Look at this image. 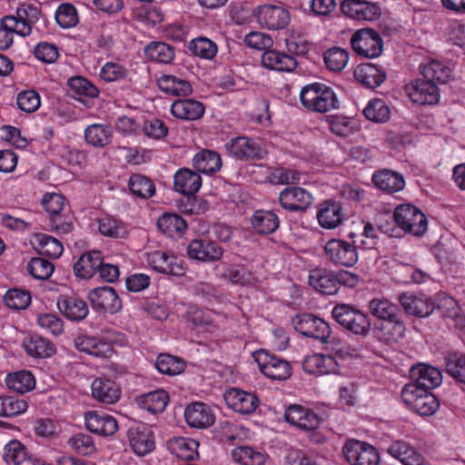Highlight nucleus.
I'll return each mask as SVG.
<instances>
[{"label": "nucleus", "instance_id": "f257e3e1", "mask_svg": "<svg viewBox=\"0 0 465 465\" xmlns=\"http://www.w3.org/2000/svg\"><path fill=\"white\" fill-rule=\"evenodd\" d=\"M40 17L39 9L31 4H21L15 15H6L1 19L0 25V49H8L14 42V35L28 36L32 33V26Z\"/></svg>", "mask_w": 465, "mask_h": 465}, {"label": "nucleus", "instance_id": "f03ea898", "mask_svg": "<svg viewBox=\"0 0 465 465\" xmlns=\"http://www.w3.org/2000/svg\"><path fill=\"white\" fill-rule=\"evenodd\" d=\"M300 100L306 109L318 113H327L339 106L332 88L321 83H313L302 87L300 92Z\"/></svg>", "mask_w": 465, "mask_h": 465}, {"label": "nucleus", "instance_id": "7ed1b4c3", "mask_svg": "<svg viewBox=\"0 0 465 465\" xmlns=\"http://www.w3.org/2000/svg\"><path fill=\"white\" fill-rule=\"evenodd\" d=\"M292 323L294 329L303 336L320 340L322 343L339 342L338 339L331 337L328 322L312 314H297L292 318Z\"/></svg>", "mask_w": 465, "mask_h": 465}, {"label": "nucleus", "instance_id": "20e7f679", "mask_svg": "<svg viewBox=\"0 0 465 465\" xmlns=\"http://www.w3.org/2000/svg\"><path fill=\"white\" fill-rule=\"evenodd\" d=\"M350 42L352 50L364 58H377L383 51V40L381 35L371 28H361L355 31Z\"/></svg>", "mask_w": 465, "mask_h": 465}, {"label": "nucleus", "instance_id": "39448f33", "mask_svg": "<svg viewBox=\"0 0 465 465\" xmlns=\"http://www.w3.org/2000/svg\"><path fill=\"white\" fill-rule=\"evenodd\" d=\"M331 314L339 324L354 334L365 336L371 329L367 314L347 304L336 305Z\"/></svg>", "mask_w": 465, "mask_h": 465}, {"label": "nucleus", "instance_id": "423d86ee", "mask_svg": "<svg viewBox=\"0 0 465 465\" xmlns=\"http://www.w3.org/2000/svg\"><path fill=\"white\" fill-rule=\"evenodd\" d=\"M253 357L261 372L267 378L275 381H285L291 377L292 368L285 359L266 350L255 351Z\"/></svg>", "mask_w": 465, "mask_h": 465}, {"label": "nucleus", "instance_id": "0eeeda50", "mask_svg": "<svg viewBox=\"0 0 465 465\" xmlns=\"http://www.w3.org/2000/svg\"><path fill=\"white\" fill-rule=\"evenodd\" d=\"M394 220L401 229L414 236H420L427 231L425 214L412 204L404 203L397 206Z\"/></svg>", "mask_w": 465, "mask_h": 465}, {"label": "nucleus", "instance_id": "6e6552de", "mask_svg": "<svg viewBox=\"0 0 465 465\" xmlns=\"http://www.w3.org/2000/svg\"><path fill=\"white\" fill-rule=\"evenodd\" d=\"M348 242L341 239H331L324 246L326 259L339 266L351 267L358 262V241Z\"/></svg>", "mask_w": 465, "mask_h": 465}, {"label": "nucleus", "instance_id": "1a4fd4ad", "mask_svg": "<svg viewBox=\"0 0 465 465\" xmlns=\"http://www.w3.org/2000/svg\"><path fill=\"white\" fill-rule=\"evenodd\" d=\"M342 452L351 465H378L380 462L377 449L358 440H348L342 448Z\"/></svg>", "mask_w": 465, "mask_h": 465}, {"label": "nucleus", "instance_id": "9d476101", "mask_svg": "<svg viewBox=\"0 0 465 465\" xmlns=\"http://www.w3.org/2000/svg\"><path fill=\"white\" fill-rule=\"evenodd\" d=\"M254 14L258 24L268 30L283 29L291 21L290 12L282 5H262L256 8Z\"/></svg>", "mask_w": 465, "mask_h": 465}, {"label": "nucleus", "instance_id": "9b49d317", "mask_svg": "<svg viewBox=\"0 0 465 465\" xmlns=\"http://www.w3.org/2000/svg\"><path fill=\"white\" fill-rule=\"evenodd\" d=\"M405 93L411 102L420 105H433L440 101L437 84L426 78L411 81L405 85Z\"/></svg>", "mask_w": 465, "mask_h": 465}, {"label": "nucleus", "instance_id": "f8f14e48", "mask_svg": "<svg viewBox=\"0 0 465 465\" xmlns=\"http://www.w3.org/2000/svg\"><path fill=\"white\" fill-rule=\"evenodd\" d=\"M88 299L93 309L96 312L116 313L122 308V302L112 287H99L88 293Z\"/></svg>", "mask_w": 465, "mask_h": 465}, {"label": "nucleus", "instance_id": "ddd939ff", "mask_svg": "<svg viewBox=\"0 0 465 465\" xmlns=\"http://www.w3.org/2000/svg\"><path fill=\"white\" fill-rule=\"evenodd\" d=\"M227 406L235 412L251 414L260 404L258 397L252 393L238 388H231L223 394Z\"/></svg>", "mask_w": 465, "mask_h": 465}, {"label": "nucleus", "instance_id": "4468645a", "mask_svg": "<svg viewBox=\"0 0 465 465\" xmlns=\"http://www.w3.org/2000/svg\"><path fill=\"white\" fill-rule=\"evenodd\" d=\"M399 302L406 313L416 317H427L435 309L434 302L430 297L414 292L401 293Z\"/></svg>", "mask_w": 465, "mask_h": 465}, {"label": "nucleus", "instance_id": "2eb2a0df", "mask_svg": "<svg viewBox=\"0 0 465 465\" xmlns=\"http://www.w3.org/2000/svg\"><path fill=\"white\" fill-rule=\"evenodd\" d=\"M187 253L192 259L210 262L219 261L223 255V249L209 239H196L189 243Z\"/></svg>", "mask_w": 465, "mask_h": 465}, {"label": "nucleus", "instance_id": "dca6fc26", "mask_svg": "<svg viewBox=\"0 0 465 465\" xmlns=\"http://www.w3.org/2000/svg\"><path fill=\"white\" fill-rule=\"evenodd\" d=\"M341 10L346 16L356 20L373 21L381 15L376 4L365 0H344Z\"/></svg>", "mask_w": 465, "mask_h": 465}, {"label": "nucleus", "instance_id": "f3484780", "mask_svg": "<svg viewBox=\"0 0 465 465\" xmlns=\"http://www.w3.org/2000/svg\"><path fill=\"white\" fill-rule=\"evenodd\" d=\"M227 148L234 157L240 160H260L266 154V151L259 143L245 136L232 139L227 144Z\"/></svg>", "mask_w": 465, "mask_h": 465}, {"label": "nucleus", "instance_id": "a211bd4d", "mask_svg": "<svg viewBox=\"0 0 465 465\" xmlns=\"http://www.w3.org/2000/svg\"><path fill=\"white\" fill-rule=\"evenodd\" d=\"M386 451L389 455L400 460L403 465L428 464L427 460L420 451L402 440H392L387 447Z\"/></svg>", "mask_w": 465, "mask_h": 465}, {"label": "nucleus", "instance_id": "6ab92c4d", "mask_svg": "<svg viewBox=\"0 0 465 465\" xmlns=\"http://www.w3.org/2000/svg\"><path fill=\"white\" fill-rule=\"evenodd\" d=\"M284 417L290 424L305 430L316 429L321 422L320 417L313 411L298 404L289 406Z\"/></svg>", "mask_w": 465, "mask_h": 465}, {"label": "nucleus", "instance_id": "aec40b11", "mask_svg": "<svg viewBox=\"0 0 465 465\" xmlns=\"http://www.w3.org/2000/svg\"><path fill=\"white\" fill-rule=\"evenodd\" d=\"M85 426L88 430L102 436L114 435L118 430V422L110 414L93 411L84 415Z\"/></svg>", "mask_w": 465, "mask_h": 465}, {"label": "nucleus", "instance_id": "412c9836", "mask_svg": "<svg viewBox=\"0 0 465 465\" xmlns=\"http://www.w3.org/2000/svg\"><path fill=\"white\" fill-rule=\"evenodd\" d=\"M146 257L147 263L155 272L169 275H183L184 273V268L173 255L154 251L147 253Z\"/></svg>", "mask_w": 465, "mask_h": 465}, {"label": "nucleus", "instance_id": "4be33fe9", "mask_svg": "<svg viewBox=\"0 0 465 465\" xmlns=\"http://www.w3.org/2000/svg\"><path fill=\"white\" fill-rule=\"evenodd\" d=\"M281 205L289 211H304L312 203V194L302 187H287L279 195Z\"/></svg>", "mask_w": 465, "mask_h": 465}, {"label": "nucleus", "instance_id": "5701e85b", "mask_svg": "<svg viewBox=\"0 0 465 465\" xmlns=\"http://www.w3.org/2000/svg\"><path fill=\"white\" fill-rule=\"evenodd\" d=\"M304 371L314 375H327L338 373L339 364L331 355L314 353L308 355L302 361Z\"/></svg>", "mask_w": 465, "mask_h": 465}, {"label": "nucleus", "instance_id": "b1692460", "mask_svg": "<svg viewBox=\"0 0 465 465\" xmlns=\"http://www.w3.org/2000/svg\"><path fill=\"white\" fill-rule=\"evenodd\" d=\"M184 418L190 427L204 429L214 423L215 416L211 408L203 402H193L184 410Z\"/></svg>", "mask_w": 465, "mask_h": 465}, {"label": "nucleus", "instance_id": "393cba45", "mask_svg": "<svg viewBox=\"0 0 465 465\" xmlns=\"http://www.w3.org/2000/svg\"><path fill=\"white\" fill-rule=\"evenodd\" d=\"M354 77L365 87L374 89L386 80L387 74L381 66L372 63H363L354 69Z\"/></svg>", "mask_w": 465, "mask_h": 465}, {"label": "nucleus", "instance_id": "a878e982", "mask_svg": "<svg viewBox=\"0 0 465 465\" xmlns=\"http://www.w3.org/2000/svg\"><path fill=\"white\" fill-rule=\"evenodd\" d=\"M308 283L315 291L325 295H332L337 292L335 272L326 268L318 267L311 270Z\"/></svg>", "mask_w": 465, "mask_h": 465}, {"label": "nucleus", "instance_id": "bb28decb", "mask_svg": "<svg viewBox=\"0 0 465 465\" xmlns=\"http://www.w3.org/2000/svg\"><path fill=\"white\" fill-rule=\"evenodd\" d=\"M93 397L103 403L114 404L121 397V389L113 380L105 378H96L92 382Z\"/></svg>", "mask_w": 465, "mask_h": 465}, {"label": "nucleus", "instance_id": "cd10ccee", "mask_svg": "<svg viewBox=\"0 0 465 465\" xmlns=\"http://www.w3.org/2000/svg\"><path fill=\"white\" fill-rule=\"evenodd\" d=\"M128 439L133 450L139 456H144L154 449L153 434L144 426L129 429Z\"/></svg>", "mask_w": 465, "mask_h": 465}, {"label": "nucleus", "instance_id": "c85d7f7f", "mask_svg": "<svg viewBox=\"0 0 465 465\" xmlns=\"http://www.w3.org/2000/svg\"><path fill=\"white\" fill-rule=\"evenodd\" d=\"M344 213L340 203L325 201L321 203L317 211L319 224L324 229L337 228L342 222Z\"/></svg>", "mask_w": 465, "mask_h": 465}, {"label": "nucleus", "instance_id": "c756f323", "mask_svg": "<svg viewBox=\"0 0 465 465\" xmlns=\"http://www.w3.org/2000/svg\"><path fill=\"white\" fill-rule=\"evenodd\" d=\"M411 378L427 391L438 387L442 381L441 372L435 367L418 364L411 369Z\"/></svg>", "mask_w": 465, "mask_h": 465}, {"label": "nucleus", "instance_id": "7c9ffc66", "mask_svg": "<svg viewBox=\"0 0 465 465\" xmlns=\"http://www.w3.org/2000/svg\"><path fill=\"white\" fill-rule=\"evenodd\" d=\"M375 186L387 193L400 192L405 187V180L403 176L389 169H382L375 172L371 178Z\"/></svg>", "mask_w": 465, "mask_h": 465}, {"label": "nucleus", "instance_id": "2f4dec72", "mask_svg": "<svg viewBox=\"0 0 465 465\" xmlns=\"http://www.w3.org/2000/svg\"><path fill=\"white\" fill-rule=\"evenodd\" d=\"M202 185L201 176L187 168L178 170L173 176L174 190L183 195H193Z\"/></svg>", "mask_w": 465, "mask_h": 465}, {"label": "nucleus", "instance_id": "473e14b6", "mask_svg": "<svg viewBox=\"0 0 465 465\" xmlns=\"http://www.w3.org/2000/svg\"><path fill=\"white\" fill-rule=\"evenodd\" d=\"M56 304L59 311L72 321L84 319L89 312L85 302L76 296L61 295Z\"/></svg>", "mask_w": 465, "mask_h": 465}, {"label": "nucleus", "instance_id": "72a5a7b5", "mask_svg": "<svg viewBox=\"0 0 465 465\" xmlns=\"http://www.w3.org/2000/svg\"><path fill=\"white\" fill-rule=\"evenodd\" d=\"M203 104L194 99H179L171 106L172 114L178 119L195 121L204 114Z\"/></svg>", "mask_w": 465, "mask_h": 465}, {"label": "nucleus", "instance_id": "f704fd0d", "mask_svg": "<svg viewBox=\"0 0 465 465\" xmlns=\"http://www.w3.org/2000/svg\"><path fill=\"white\" fill-rule=\"evenodd\" d=\"M261 62L264 67L280 72H292L297 66L293 56L272 49L262 54Z\"/></svg>", "mask_w": 465, "mask_h": 465}, {"label": "nucleus", "instance_id": "c9c22d12", "mask_svg": "<svg viewBox=\"0 0 465 465\" xmlns=\"http://www.w3.org/2000/svg\"><path fill=\"white\" fill-rule=\"evenodd\" d=\"M157 84L162 92L173 96H188L193 93V87L189 81L173 75L163 74L157 80Z\"/></svg>", "mask_w": 465, "mask_h": 465}, {"label": "nucleus", "instance_id": "e433bc0d", "mask_svg": "<svg viewBox=\"0 0 465 465\" xmlns=\"http://www.w3.org/2000/svg\"><path fill=\"white\" fill-rule=\"evenodd\" d=\"M405 331L404 322L398 316H395L381 322L377 328L376 335L383 342L394 343L404 337Z\"/></svg>", "mask_w": 465, "mask_h": 465}, {"label": "nucleus", "instance_id": "4c0bfd02", "mask_svg": "<svg viewBox=\"0 0 465 465\" xmlns=\"http://www.w3.org/2000/svg\"><path fill=\"white\" fill-rule=\"evenodd\" d=\"M103 261L102 253L99 251H92L81 255L74 265V274L78 278H92Z\"/></svg>", "mask_w": 465, "mask_h": 465}, {"label": "nucleus", "instance_id": "58836bf2", "mask_svg": "<svg viewBox=\"0 0 465 465\" xmlns=\"http://www.w3.org/2000/svg\"><path fill=\"white\" fill-rule=\"evenodd\" d=\"M194 169L205 174H212L218 172L222 167V158L220 154L211 150H202L196 153L193 159Z\"/></svg>", "mask_w": 465, "mask_h": 465}, {"label": "nucleus", "instance_id": "ea45409f", "mask_svg": "<svg viewBox=\"0 0 465 465\" xmlns=\"http://www.w3.org/2000/svg\"><path fill=\"white\" fill-rule=\"evenodd\" d=\"M84 138L88 144L104 148L112 143L113 129L107 124H94L85 128Z\"/></svg>", "mask_w": 465, "mask_h": 465}, {"label": "nucleus", "instance_id": "a19ab883", "mask_svg": "<svg viewBox=\"0 0 465 465\" xmlns=\"http://www.w3.org/2000/svg\"><path fill=\"white\" fill-rule=\"evenodd\" d=\"M199 443L193 439L177 437L169 440L168 447L171 452L183 460H193L198 457Z\"/></svg>", "mask_w": 465, "mask_h": 465}, {"label": "nucleus", "instance_id": "79ce46f5", "mask_svg": "<svg viewBox=\"0 0 465 465\" xmlns=\"http://www.w3.org/2000/svg\"><path fill=\"white\" fill-rule=\"evenodd\" d=\"M136 401L142 409L151 413H159L165 410L169 394L164 390H157L140 396Z\"/></svg>", "mask_w": 465, "mask_h": 465}, {"label": "nucleus", "instance_id": "37998d69", "mask_svg": "<svg viewBox=\"0 0 465 465\" xmlns=\"http://www.w3.org/2000/svg\"><path fill=\"white\" fill-rule=\"evenodd\" d=\"M161 232L169 237H181L187 229L186 222L178 214L164 213L157 223Z\"/></svg>", "mask_w": 465, "mask_h": 465}, {"label": "nucleus", "instance_id": "c03bdc74", "mask_svg": "<svg viewBox=\"0 0 465 465\" xmlns=\"http://www.w3.org/2000/svg\"><path fill=\"white\" fill-rule=\"evenodd\" d=\"M24 347L30 356L35 358H48L55 352V348L50 341L36 335L25 340Z\"/></svg>", "mask_w": 465, "mask_h": 465}, {"label": "nucleus", "instance_id": "a18cd8bd", "mask_svg": "<svg viewBox=\"0 0 465 465\" xmlns=\"http://www.w3.org/2000/svg\"><path fill=\"white\" fill-rule=\"evenodd\" d=\"M253 229L262 234L273 232L279 226V219L272 211L258 210L252 217Z\"/></svg>", "mask_w": 465, "mask_h": 465}, {"label": "nucleus", "instance_id": "49530a36", "mask_svg": "<svg viewBox=\"0 0 465 465\" xmlns=\"http://www.w3.org/2000/svg\"><path fill=\"white\" fill-rule=\"evenodd\" d=\"M359 232L351 231L349 232L348 237L351 240H357L358 246H361L364 249L372 248L375 243L376 230L371 223L359 221L353 223Z\"/></svg>", "mask_w": 465, "mask_h": 465}, {"label": "nucleus", "instance_id": "de8ad7c7", "mask_svg": "<svg viewBox=\"0 0 465 465\" xmlns=\"http://www.w3.org/2000/svg\"><path fill=\"white\" fill-rule=\"evenodd\" d=\"M6 386L16 392L25 393L33 390L35 386L34 375L28 371H20L7 375Z\"/></svg>", "mask_w": 465, "mask_h": 465}, {"label": "nucleus", "instance_id": "09e8293b", "mask_svg": "<svg viewBox=\"0 0 465 465\" xmlns=\"http://www.w3.org/2000/svg\"><path fill=\"white\" fill-rule=\"evenodd\" d=\"M145 55L151 61L169 64L174 58V50L163 42H153L144 49Z\"/></svg>", "mask_w": 465, "mask_h": 465}, {"label": "nucleus", "instance_id": "8fccbe9b", "mask_svg": "<svg viewBox=\"0 0 465 465\" xmlns=\"http://www.w3.org/2000/svg\"><path fill=\"white\" fill-rule=\"evenodd\" d=\"M424 78L434 83H445L450 76V69L440 61L431 60L420 66Z\"/></svg>", "mask_w": 465, "mask_h": 465}, {"label": "nucleus", "instance_id": "3c124183", "mask_svg": "<svg viewBox=\"0 0 465 465\" xmlns=\"http://www.w3.org/2000/svg\"><path fill=\"white\" fill-rule=\"evenodd\" d=\"M74 96L77 100H84V98H95L99 94L98 88L83 76H74L68 80Z\"/></svg>", "mask_w": 465, "mask_h": 465}, {"label": "nucleus", "instance_id": "603ef678", "mask_svg": "<svg viewBox=\"0 0 465 465\" xmlns=\"http://www.w3.org/2000/svg\"><path fill=\"white\" fill-rule=\"evenodd\" d=\"M128 186L134 195L147 199L155 193V186L152 180L140 173H134L128 181Z\"/></svg>", "mask_w": 465, "mask_h": 465}, {"label": "nucleus", "instance_id": "864d4df0", "mask_svg": "<svg viewBox=\"0 0 465 465\" xmlns=\"http://www.w3.org/2000/svg\"><path fill=\"white\" fill-rule=\"evenodd\" d=\"M232 460L241 465H263V453L248 446H239L232 451Z\"/></svg>", "mask_w": 465, "mask_h": 465}, {"label": "nucleus", "instance_id": "5fc2aeb1", "mask_svg": "<svg viewBox=\"0 0 465 465\" xmlns=\"http://www.w3.org/2000/svg\"><path fill=\"white\" fill-rule=\"evenodd\" d=\"M26 448L19 440H11L5 447L4 460L9 465H24L29 461Z\"/></svg>", "mask_w": 465, "mask_h": 465}, {"label": "nucleus", "instance_id": "6e6d98bb", "mask_svg": "<svg viewBox=\"0 0 465 465\" xmlns=\"http://www.w3.org/2000/svg\"><path fill=\"white\" fill-rule=\"evenodd\" d=\"M35 240L38 244L39 252L50 258L57 259L64 252L62 242L53 236L37 233L35 235Z\"/></svg>", "mask_w": 465, "mask_h": 465}, {"label": "nucleus", "instance_id": "4d7b16f0", "mask_svg": "<svg viewBox=\"0 0 465 465\" xmlns=\"http://www.w3.org/2000/svg\"><path fill=\"white\" fill-rule=\"evenodd\" d=\"M190 51L196 56L212 60L218 52L216 44L207 37H198L189 43Z\"/></svg>", "mask_w": 465, "mask_h": 465}, {"label": "nucleus", "instance_id": "13d9d810", "mask_svg": "<svg viewBox=\"0 0 465 465\" xmlns=\"http://www.w3.org/2000/svg\"><path fill=\"white\" fill-rule=\"evenodd\" d=\"M155 367L161 373L173 376L183 372L185 364L180 358L162 353L156 359Z\"/></svg>", "mask_w": 465, "mask_h": 465}, {"label": "nucleus", "instance_id": "bf43d9fd", "mask_svg": "<svg viewBox=\"0 0 465 465\" xmlns=\"http://www.w3.org/2000/svg\"><path fill=\"white\" fill-rule=\"evenodd\" d=\"M365 117L375 123H384L389 120L391 111L381 99L371 100L363 110Z\"/></svg>", "mask_w": 465, "mask_h": 465}, {"label": "nucleus", "instance_id": "052dcab7", "mask_svg": "<svg viewBox=\"0 0 465 465\" xmlns=\"http://www.w3.org/2000/svg\"><path fill=\"white\" fill-rule=\"evenodd\" d=\"M98 229L103 235L108 237L121 238L127 233L126 226L109 215L98 219Z\"/></svg>", "mask_w": 465, "mask_h": 465}, {"label": "nucleus", "instance_id": "680f3d73", "mask_svg": "<svg viewBox=\"0 0 465 465\" xmlns=\"http://www.w3.org/2000/svg\"><path fill=\"white\" fill-rule=\"evenodd\" d=\"M369 309L371 314L382 322L398 316V307L387 299H373L370 302Z\"/></svg>", "mask_w": 465, "mask_h": 465}, {"label": "nucleus", "instance_id": "e2e57ef3", "mask_svg": "<svg viewBox=\"0 0 465 465\" xmlns=\"http://www.w3.org/2000/svg\"><path fill=\"white\" fill-rule=\"evenodd\" d=\"M267 179L273 184L298 183L301 181L302 173L294 169L281 167L271 170L267 168Z\"/></svg>", "mask_w": 465, "mask_h": 465}, {"label": "nucleus", "instance_id": "0e129e2a", "mask_svg": "<svg viewBox=\"0 0 465 465\" xmlns=\"http://www.w3.org/2000/svg\"><path fill=\"white\" fill-rule=\"evenodd\" d=\"M28 408V404L25 400L13 397H0V416L14 417L24 413Z\"/></svg>", "mask_w": 465, "mask_h": 465}, {"label": "nucleus", "instance_id": "69168bd1", "mask_svg": "<svg viewBox=\"0 0 465 465\" xmlns=\"http://www.w3.org/2000/svg\"><path fill=\"white\" fill-rule=\"evenodd\" d=\"M324 63L327 68L331 71H341L349 61L348 52L341 47L330 48L324 54Z\"/></svg>", "mask_w": 465, "mask_h": 465}, {"label": "nucleus", "instance_id": "338daca9", "mask_svg": "<svg viewBox=\"0 0 465 465\" xmlns=\"http://www.w3.org/2000/svg\"><path fill=\"white\" fill-rule=\"evenodd\" d=\"M447 372L457 381L465 383V355L449 353L445 359Z\"/></svg>", "mask_w": 465, "mask_h": 465}, {"label": "nucleus", "instance_id": "774afa93", "mask_svg": "<svg viewBox=\"0 0 465 465\" xmlns=\"http://www.w3.org/2000/svg\"><path fill=\"white\" fill-rule=\"evenodd\" d=\"M439 406L440 403L436 396L430 393V391H426L423 397H420V400H417L410 409L421 416H430L438 410Z\"/></svg>", "mask_w": 465, "mask_h": 465}]
</instances>
